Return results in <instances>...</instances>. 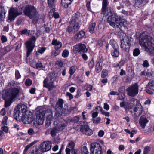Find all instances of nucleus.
I'll list each match as a JSON object with an SVG mask.
<instances>
[{
  "label": "nucleus",
  "mask_w": 154,
  "mask_h": 154,
  "mask_svg": "<svg viewBox=\"0 0 154 154\" xmlns=\"http://www.w3.org/2000/svg\"><path fill=\"white\" fill-rule=\"evenodd\" d=\"M77 68V67L75 66H72L70 68L69 73L71 76H72L74 73Z\"/></svg>",
  "instance_id": "obj_36"
},
{
  "label": "nucleus",
  "mask_w": 154,
  "mask_h": 154,
  "mask_svg": "<svg viewBox=\"0 0 154 154\" xmlns=\"http://www.w3.org/2000/svg\"><path fill=\"white\" fill-rule=\"evenodd\" d=\"M63 103V101L61 99H60L57 103V105L59 106L58 109H60L61 108L62 105Z\"/></svg>",
  "instance_id": "obj_46"
},
{
  "label": "nucleus",
  "mask_w": 154,
  "mask_h": 154,
  "mask_svg": "<svg viewBox=\"0 0 154 154\" xmlns=\"http://www.w3.org/2000/svg\"><path fill=\"white\" fill-rule=\"evenodd\" d=\"M80 22V14L79 13L74 14L71 19L70 23L73 25V29L75 31H77L79 29Z\"/></svg>",
  "instance_id": "obj_6"
},
{
  "label": "nucleus",
  "mask_w": 154,
  "mask_h": 154,
  "mask_svg": "<svg viewBox=\"0 0 154 154\" xmlns=\"http://www.w3.org/2000/svg\"><path fill=\"white\" fill-rule=\"evenodd\" d=\"M27 106L24 104L17 105L14 111V117L17 120H22L25 124L33 122V125H35V118L32 113L27 110Z\"/></svg>",
  "instance_id": "obj_2"
},
{
  "label": "nucleus",
  "mask_w": 154,
  "mask_h": 154,
  "mask_svg": "<svg viewBox=\"0 0 154 154\" xmlns=\"http://www.w3.org/2000/svg\"><path fill=\"white\" fill-rule=\"evenodd\" d=\"M96 26V23H93L91 24L89 27V31L90 33H93L94 32V29Z\"/></svg>",
  "instance_id": "obj_31"
},
{
  "label": "nucleus",
  "mask_w": 154,
  "mask_h": 154,
  "mask_svg": "<svg viewBox=\"0 0 154 154\" xmlns=\"http://www.w3.org/2000/svg\"><path fill=\"white\" fill-rule=\"evenodd\" d=\"M143 66L144 67H148L149 65L148 61L147 60L144 61L143 64Z\"/></svg>",
  "instance_id": "obj_60"
},
{
  "label": "nucleus",
  "mask_w": 154,
  "mask_h": 154,
  "mask_svg": "<svg viewBox=\"0 0 154 154\" xmlns=\"http://www.w3.org/2000/svg\"><path fill=\"white\" fill-rule=\"evenodd\" d=\"M35 31L33 30H28L27 29H26L23 30L21 31V34H25L28 36H32L34 34Z\"/></svg>",
  "instance_id": "obj_26"
},
{
  "label": "nucleus",
  "mask_w": 154,
  "mask_h": 154,
  "mask_svg": "<svg viewBox=\"0 0 154 154\" xmlns=\"http://www.w3.org/2000/svg\"><path fill=\"white\" fill-rule=\"evenodd\" d=\"M107 21L109 25L114 28L125 27L127 24L126 20L125 19H122L116 14H113L108 17Z\"/></svg>",
  "instance_id": "obj_4"
},
{
  "label": "nucleus",
  "mask_w": 154,
  "mask_h": 154,
  "mask_svg": "<svg viewBox=\"0 0 154 154\" xmlns=\"http://www.w3.org/2000/svg\"><path fill=\"white\" fill-rule=\"evenodd\" d=\"M73 30L75 31L73 29V25L71 24L68 26L67 29V31L69 33H72Z\"/></svg>",
  "instance_id": "obj_43"
},
{
  "label": "nucleus",
  "mask_w": 154,
  "mask_h": 154,
  "mask_svg": "<svg viewBox=\"0 0 154 154\" xmlns=\"http://www.w3.org/2000/svg\"><path fill=\"white\" fill-rule=\"evenodd\" d=\"M150 147L148 146H146L143 151V154H147L150 150Z\"/></svg>",
  "instance_id": "obj_47"
},
{
  "label": "nucleus",
  "mask_w": 154,
  "mask_h": 154,
  "mask_svg": "<svg viewBox=\"0 0 154 154\" xmlns=\"http://www.w3.org/2000/svg\"><path fill=\"white\" fill-rule=\"evenodd\" d=\"M32 81L29 79H27L25 82V84L26 86H30L32 84Z\"/></svg>",
  "instance_id": "obj_48"
},
{
  "label": "nucleus",
  "mask_w": 154,
  "mask_h": 154,
  "mask_svg": "<svg viewBox=\"0 0 154 154\" xmlns=\"http://www.w3.org/2000/svg\"><path fill=\"white\" fill-rule=\"evenodd\" d=\"M46 115L47 116L46 125L48 126L51 124L52 120V113L50 110H47Z\"/></svg>",
  "instance_id": "obj_18"
},
{
  "label": "nucleus",
  "mask_w": 154,
  "mask_h": 154,
  "mask_svg": "<svg viewBox=\"0 0 154 154\" xmlns=\"http://www.w3.org/2000/svg\"><path fill=\"white\" fill-rule=\"evenodd\" d=\"M36 41V38L35 36L32 37L25 44L27 49V57H28L30 53L32 51L34 47Z\"/></svg>",
  "instance_id": "obj_7"
},
{
  "label": "nucleus",
  "mask_w": 154,
  "mask_h": 154,
  "mask_svg": "<svg viewBox=\"0 0 154 154\" xmlns=\"http://www.w3.org/2000/svg\"><path fill=\"white\" fill-rule=\"evenodd\" d=\"M46 48L45 47L39 48L38 49L37 51L36 52V54H38V53L42 54L45 51Z\"/></svg>",
  "instance_id": "obj_40"
},
{
  "label": "nucleus",
  "mask_w": 154,
  "mask_h": 154,
  "mask_svg": "<svg viewBox=\"0 0 154 154\" xmlns=\"http://www.w3.org/2000/svg\"><path fill=\"white\" fill-rule=\"evenodd\" d=\"M28 134L30 135L33 134L35 133L33 129L32 128L29 129L28 130Z\"/></svg>",
  "instance_id": "obj_58"
},
{
  "label": "nucleus",
  "mask_w": 154,
  "mask_h": 154,
  "mask_svg": "<svg viewBox=\"0 0 154 154\" xmlns=\"http://www.w3.org/2000/svg\"><path fill=\"white\" fill-rule=\"evenodd\" d=\"M36 68L43 69L44 68L42 64L41 63H38L36 65Z\"/></svg>",
  "instance_id": "obj_49"
},
{
  "label": "nucleus",
  "mask_w": 154,
  "mask_h": 154,
  "mask_svg": "<svg viewBox=\"0 0 154 154\" xmlns=\"http://www.w3.org/2000/svg\"><path fill=\"white\" fill-rule=\"evenodd\" d=\"M15 78L17 79H18L20 78L21 76L19 73L18 70H16L15 73Z\"/></svg>",
  "instance_id": "obj_50"
},
{
  "label": "nucleus",
  "mask_w": 154,
  "mask_h": 154,
  "mask_svg": "<svg viewBox=\"0 0 154 154\" xmlns=\"http://www.w3.org/2000/svg\"><path fill=\"white\" fill-rule=\"evenodd\" d=\"M102 147L101 145L98 143H92L91 146L92 154H102Z\"/></svg>",
  "instance_id": "obj_10"
},
{
  "label": "nucleus",
  "mask_w": 154,
  "mask_h": 154,
  "mask_svg": "<svg viewBox=\"0 0 154 154\" xmlns=\"http://www.w3.org/2000/svg\"><path fill=\"white\" fill-rule=\"evenodd\" d=\"M73 0H61V4L62 6L65 8L68 7Z\"/></svg>",
  "instance_id": "obj_28"
},
{
  "label": "nucleus",
  "mask_w": 154,
  "mask_h": 154,
  "mask_svg": "<svg viewBox=\"0 0 154 154\" xmlns=\"http://www.w3.org/2000/svg\"><path fill=\"white\" fill-rule=\"evenodd\" d=\"M104 108L106 110H108L109 109V105L106 103L104 104Z\"/></svg>",
  "instance_id": "obj_62"
},
{
  "label": "nucleus",
  "mask_w": 154,
  "mask_h": 154,
  "mask_svg": "<svg viewBox=\"0 0 154 154\" xmlns=\"http://www.w3.org/2000/svg\"><path fill=\"white\" fill-rule=\"evenodd\" d=\"M124 61L122 60L120 61L119 63L116 64V67H119V69H120L121 67L124 64Z\"/></svg>",
  "instance_id": "obj_51"
},
{
  "label": "nucleus",
  "mask_w": 154,
  "mask_h": 154,
  "mask_svg": "<svg viewBox=\"0 0 154 154\" xmlns=\"http://www.w3.org/2000/svg\"><path fill=\"white\" fill-rule=\"evenodd\" d=\"M55 11V10L54 8H52L51 9L49 13V16L50 18H51L53 17V12H54Z\"/></svg>",
  "instance_id": "obj_52"
},
{
  "label": "nucleus",
  "mask_w": 154,
  "mask_h": 154,
  "mask_svg": "<svg viewBox=\"0 0 154 154\" xmlns=\"http://www.w3.org/2000/svg\"><path fill=\"white\" fill-rule=\"evenodd\" d=\"M61 115V114H60L58 112H57L55 113L54 117V122L59 121L60 120H62V119H62Z\"/></svg>",
  "instance_id": "obj_29"
},
{
  "label": "nucleus",
  "mask_w": 154,
  "mask_h": 154,
  "mask_svg": "<svg viewBox=\"0 0 154 154\" xmlns=\"http://www.w3.org/2000/svg\"><path fill=\"white\" fill-rule=\"evenodd\" d=\"M89 67L91 68H92L94 66V62L93 60H91L90 61L88 64Z\"/></svg>",
  "instance_id": "obj_55"
},
{
  "label": "nucleus",
  "mask_w": 154,
  "mask_h": 154,
  "mask_svg": "<svg viewBox=\"0 0 154 154\" xmlns=\"http://www.w3.org/2000/svg\"><path fill=\"white\" fill-rule=\"evenodd\" d=\"M139 43L142 48L150 56H154V39L143 33L141 35Z\"/></svg>",
  "instance_id": "obj_3"
},
{
  "label": "nucleus",
  "mask_w": 154,
  "mask_h": 154,
  "mask_svg": "<svg viewBox=\"0 0 154 154\" xmlns=\"http://www.w3.org/2000/svg\"><path fill=\"white\" fill-rule=\"evenodd\" d=\"M101 119L100 117L94 118L92 119L93 123L94 124H98L100 122Z\"/></svg>",
  "instance_id": "obj_42"
},
{
  "label": "nucleus",
  "mask_w": 154,
  "mask_h": 154,
  "mask_svg": "<svg viewBox=\"0 0 154 154\" xmlns=\"http://www.w3.org/2000/svg\"><path fill=\"white\" fill-rule=\"evenodd\" d=\"M84 89L87 91H91L93 89V86L92 85L89 84L85 85L83 86Z\"/></svg>",
  "instance_id": "obj_33"
},
{
  "label": "nucleus",
  "mask_w": 154,
  "mask_h": 154,
  "mask_svg": "<svg viewBox=\"0 0 154 154\" xmlns=\"http://www.w3.org/2000/svg\"><path fill=\"white\" fill-rule=\"evenodd\" d=\"M102 69V67L100 62H98L95 66V71L97 73H98L100 72Z\"/></svg>",
  "instance_id": "obj_32"
},
{
  "label": "nucleus",
  "mask_w": 154,
  "mask_h": 154,
  "mask_svg": "<svg viewBox=\"0 0 154 154\" xmlns=\"http://www.w3.org/2000/svg\"><path fill=\"white\" fill-rule=\"evenodd\" d=\"M143 111V109L141 104H139L136 107H135L134 112V115L137 116H140L142 113Z\"/></svg>",
  "instance_id": "obj_20"
},
{
  "label": "nucleus",
  "mask_w": 154,
  "mask_h": 154,
  "mask_svg": "<svg viewBox=\"0 0 154 154\" xmlns=\"http://www.w3.org/2000/svg\"><path fill=\"white\" fill-rule=\"evenodd\" d=\"M108 75V71L106 69L103 70L101 74V77L102 78H104Z\"/></svg>",
  "instance_id": "obj_41"
},
{
  "label": "nucleus",
  "mask_w": 154,
  "mask_h": 154,
  "mask_svg": "<svg viewBox=\"0 0 154 154\" xmlns=\"http://www.w3.org/2000/svg\"><path fill=\"white\" fill-rule=\"evenodd\" d=\"M46 112V111L42 109H40L39 111L36 112V120L37 123L38 125H41L43 124Z\"/></svg>",
  "instance_id": "obj_9"
},
{
  "label": "nucleus",
  "mask_w": 154,
  "mask_h": 154,
  "mask_svg": "<svg viewBox=\"0 0 154 154\" xmlns=\"http://www.w3.org/2000/svg\"><path fill=\"white\" fill-rule=\"evenodd\" d=\"M148 122L147 118L144 116H141L139 120V123L143 128H145Z\"/></svg>",
  "instance_id": "obj_22"
},
{
  "label": "nucleus",
  "mask_w": 154,
  "mask_h": 154,
  "mask_svg": "<svg viewBox=\"0 0 154 154\" xmlns=\"http://www.w3.org/2000/svg\"><path fill=\"white\" fill-rule=\"evenodd\" d=\"M53 82L54 80L50 77H47L44 81V86L51 90L55 87L53 84Z\"/></svg>",
  "instance_id": "obj_15"
},
{
  "label": "nucleus",
  "mask_w": 154,
  "mask_h": 154,
  "mask_svg": "<svg viewBox=\"0 0 154 154\" xmlns=\"http://www.w3.org/2000/svg\"><path fill=\"white\" fill-rule=\"evenodd\" d=\"M80 131L83 133L87 135H91L93 134V131L90 129L87 125H83L81 126Z\"/></svg>",
  "instance_id": "obj_17"
},
{
  "label": "nucleus",
  "mask_w": 154,
  "mask_h": 154,
  "mask_svg": "<svg viewBox=\"0 0 154 154\" xmlns=\"http://www.w3.org/2000/svg\"><path fill=\"white\" fill-rule=\"evenodd\" d=\"M56 64L60 67H62L63 65V62L60 60L57 61Z\"/></svg>",
  "instance_id": "obj_53"
},
{
  "label": "nucleus",
  "mask_w": 154,
  "mask_h": 154,
  "mask_svg": "<svg viewBox=\"0 0 154 154\" xmlns=\"http://www.w3.org/2000/svg\"><path fill=\"white\" fill-rule=\"evenodd\" d=\"M69 51L66 50H64L63 51L62 53V56L63 57L65 58L67 57L69 54Z\"/></svg>",
  "instance_id": "obj_44"
},
{
  "label": "nucleus",
  "mask_w": 154,
  "mask_h": 154,
  "mask_svg": "<svg viewBox=\"0 0 154 154\" xmlns=\"http://www.w3.org/2000/svg\"><path fill=\"white\" fill-rule=\"evenodd\" d=\"M111 11L110 8H102L101 14L103 17H106L111 13Z\"/></svg>",
  "instance_id": "obj_25"
},
{
  "label": "nucleus",
  "mask_w": 154,
  "mask_h": 154,
  "mask_svg": "<svg viewBox=\"0 0 154 154\" xmlns=\"http://www.w3.org/2000/svg\"><path fill=\"white\" fill-rule=\"evenodd\" d=\"M127 94L131 97H134L138 93V86L137 84H135L128 87L127 89Z\"/></svg>",
  "instance_id": "obj_12"
},
{
  "label": "nucleus",
  "mask_w": 154,
  "mask_h": 154,
  "mask_svg": "<svg viewBox=\"0 0 154 154\" xmlns=\"http://www.w3.org/2000/svg\"><path fill=\"white\" fill-rule=\"evenodd\" d=\"M23 12L30 19H35L37 17L38 12L36 8L32 5L26 6Z\"/></svg>",
  "instance_id": "obj_5"
},
{
  "label": "nucleus",
  "mask_w": 154,
  "mask_h": 154,
  "mask_svg": "<svg viewBox=\"0 0 154 154\" xmlns=\"http://www.w3.org/2000/svg\"><path fill=\"white\" fill-rule=\"evenodd\" d=\"M52 44L55 46V48L56 50L60 48L62 45V43L57 40H53Z\"/></svg>",
  "instance_id": "obj_24"
},
{
  "label": "nucleus",
  "mask_w": 154,
  "mask_h": 154,
  "mask_svg": "<svg viewBox=\"0 0 154 154\" xmlns=\"http://www.w3.org/2000/svg\"><path fill=\"white\" fill-rule=\"evenodd\" d=\"M61 51L60 50H58V49L56 50L55 52L54 53V54H53V57H55L58 55L60 52Z\"/></svg>",
  "instance_id": "obj_59"
},
{
  "label": "nucleus",
  "mask_w": 154,
  "mask_h": 154,
  "mask_svg": "<svg viewBox=\"0 0 154 154\" xmlns=\"http://www.w3.org/2000/svg\"><path fill=\"white\" fill-rule=\"evenodd\" d=\"M104 134V132L103 130H100L98 133V135L99 137H102Z\"/></svg>",
  "instance_id": "obj_63"
},
{
  "label": "nucleus",
  "mask_w": 154,
  "mask_h": 154,
  "mask_svg": "<svg viewBox=\"0 0 154 154\" xmlns=\"http://www.w3.org/2000/svg\"><path fill=\"white\" fill-rule=\"evenodd\" d=\"M20 84V83L13 80L9 83L7 89L3 92L2 95V98L5 100V107L9 106L13 100L19 95L22 89Z\"/></svg>",
  "instance_id": "obj_1"
},
{
  "label": "nucleus",
  "mask_w": 154,
  "mask_h": 154,
  "mask_svg": "<svg viewBox=\"0 0 154 154\" xmlns=\"http://www.w3.org/2000/svg\"><path fill=\"white\" fill-rule=\"evenodd\" d=\"M51 143L49 141H45L40 145V149L42 152L49 150L51 148Z\"/></svg>",
  "instance_id": "obj_14"
},
{
  "label": "nucleus",
  "mask_w": 154,
  "mask_h": 154,
  "mask_svg": "<svg viewBox=\"0 0 154 154\" xmlns=\"http://www.w3.org/2000/svg\"><path fill=\"white\" fill-rule=\"evenodd\" d=\"M140 53V51L138 48H136L134 50L133 52V55L134 56H138Z\"/></svg>",
  "instance_id": "obj_45"
},
{
  "label": "nucleus",
  "mask_w": 154,
  "mask_h": 154,
  "mask_svg": "<svg viewBox=\"0 0 154 154\" xmlns=\"http://www.w3.org/2000/svg\"><path fill=\"white\" fill-rule=\"evenodd\" d=\"M148 0H134L135 4L137 6H140L148 2Z\"/></svg>",
  "instance_id": "obj_27"
},
{
  "label": "nucleus",
  "mask_w": 154,
  "mask_h": 154,
  "mask_svg": "<svg viewBox=\"0 0 154 154\" xmlns=\"http://www.w3.org/2000/svg\"><path fill=\"white\" fill-rule=\"evenodd\" d=\"M110 44L112 46L114 49L118 48L119 46L116 42L114 40H111L110 42Z\"/></svg>",
  "instance_id": "obj_35"
},
{
  "label": "nucleus",
  "mask_w": 154,
  "mask_h": 154,
  "mask_svg": "<svg viewBox=\"0 0 154 154\" xmlns=\"http://www.w3.org/2000/svg\"><path fill=\"white\" fill-rule=\"evenodd\" d=\"M122 4V7L124 8L125 6H128L130 5L131 3L129 0H123Z\"/></svg>",
  "instance_id": "obj_37"
},
{
  "label": "nucleus",
  "mask_w": 154,
  "mask_h": 154,
  "mask_svg": "<svg viewBox=\"0 0 154 154\" xmlns=\"http://www.w3.org/2000/svg\"><path fill=\"white\" fill-rule=\"evenodd\" d=\"M19 15L18 9L17 8L11 7L8 11V20L10 21L14 20Z\"/></svg>",
  "instance_id": "obj_13"
},
{
  "label": "nucleus",
  "mask_w": 154,
  "mask_h": 154,
  "mask_svg": "<svg viewBox=\"0 0 154 154\" xmlns=\"http://www.w3.org/2000/svg\"><path fill=\"white\" fill-rule=\"evenodd\" d=\"M2 130L4 131L6 133H7L8 131V128L5 126H4L3 127H2L1 128Z\"/></svg>",
  "instance_id": "obj_56"
},
{
  "label": "nucleus",
  "mask_w": 154,
  "mask_h": 154,
  "mask_svg": "<svg viewBox=\"0 0 154 154\" xmlns=\"http://www.w3.org/2000/svg\"><path fill=\"white\" fill-rule=\"evenodd\" d=\"M67 125V121L63 119H62V120L59 123L57 128L59 131H62Z\"/></svg>",
  "instance_id": "obj_23"
},
{
  "label": "nucleus",
  "mask_w": 154,
  "mask_h": 154,
  "mask_svg": "<svg viewBox=\"0 0 154 154\" xmlns=\"http://www.w3.org/2000/svg\"><path fill=\"white\" fill-rule=\"evenodd\" d=\"M146 88L154 91V80L149 82L146 85Z\"/></svg>",
  "instance_id": "obj_30"
},
{
  "label": "nucleus",
  "mask_w": 154,
  "mask_h": 154,
  "mask_svg": "<svg viewBox=\"0 0 154 154\" xmlns=\"http://www.w3.org/2000/svg\"><path fill=\"white\" fill-rule=\"evenodd\" d=\"M137 101L138 100L136 99H135L134 98H133L131 100V101L133 103L135 101ZM132 105L131 106H129V103L125 102H121L120 103V106L121 107H124L125 110H127V109H128L129 108H132L134 106L133 103L132 102L131 103Z\"/></svg>",
  "instance_id": "obj_19"
},
{
  "label": "nucleus",
  "mask_w": 154,
  "mask_h": 154,
  "mask_svg": "<svg viewBox=\"0 0 154 154\" xmlns=\"http://www.w3.org/2000/svg\"><path fill=\"white\" fill-rule=\"evenodd\" d=\"M82 154H88V152L87 148L86 146H84L81 149Z\"/></svg>",
  "instance_id": "obj_39"
},
{
  "label": "nucleus",
  "mask_w": 154,
  "mask_h": 154,
  "mask_svg": "<svg viewBox=\"0 0 154 154\" xmlns=\"http://www.w3.org/2000/svg\"><path fill=\"white\" fill-rule=\"evenodd\" d=\"M48 3L50 7H52L53 5L55 0H48Z\"/></svg>",
  "instance_id": "obj_57"
},
{
  "label": "nucleus",
  "mask_w": 154,
  "mask_h": 154,
  "mask_svg": "<svg viewBox=\"0 0 154 154\" xmlns=\"http://www.w3.org/2000/svg\"><path fill=\"white\" fill-rule=\"evenodd\" d=\"M73 50L74 52H78L81 54L87 52L88 49L85 44L79 43L73 46Z\"/></svg>",
  "instance_id": "obj_11"
},
{
  "label": "nucleus",
  "mask_w": 154,
  "mask_h": 154,
  "mask_svg": "<svg viewBox=\"0 0 154 154\" xmlns=\"http://www.w3.org/2000/svg\"><path fill=\"white\" fill-rule=\"evenodd\" d=\"M58 129L56 128H54L51 131V135L52 137L55 136L57 133L59 131Z\"/></svg>",
  "instance_id": "obj_38"
},
{
  "label": "nucleus",
  "mask_w": 154,
  "mask_h": 154,
  "mask_svg": "<svg viewBox=\"0 0 154 154\" xmlns=\"http://www.w3.org/2000/svg\"><path fill=\"white\" fill-rule=\"evenodd\" d=\"M85 35V32L82 31H80L78 33L76 34L74 37V40L79 41L81 40L84 37Z\"/></svg>",
  "instance_id": "obj_21"
},
{
  "label": "nucleus",
  "mask_w": 154,
  "mask_h": 154,
  "mask_svg": "<svg viewBox=\"0 0 154 154\" xmlns=\"http://www.w3.org/2000/svg\"><path fill=\"white\" fill-rule=\"evenodd\" d=\"M130 41L129 38L125 36L121 40V47L122 50L128 53L129 51L130 47L131 45Z\"/></svg>",
  "instance_id": "obj_8"
},
{
  "label": "nucleus",
  "mask_w": 154,
  "mask_h": 154,
  "mask_svg": "<svg viewBox=\"0 0 154 154\" xmlns=\"http://www.w3.org/2000/svg\"><path fill=\"white\" fill-rule=\"evenodd\" d=\"M75 144L73 142H70L67 146L66 149V154H70L71 151L74 152V154H76L78 152V149H74Z\"/></svg>",
  "instance_id": "obj_16"
},
{
  "label": "nucleus",
  "mask_w": 154,
  "mask_h": 154,
  "mask_svg": "<svg viewBox=\"0 0 154 154\" xmlns=\"http://www.w3.org/2000/svg\"><path fill=\"white\" fill-rule=\"evenodd\" d=\"M101 113L103 115H104L106 116H109V113L105 111H102L101 112Z\"/></svg>",
  "instance_id": "obj_64"
},
{
  "label": "nucleus",
  "mask_w": 154,
  "mask_h": 154,
  "mask_svg": "<svg viewBox=\"0 0 154 154\" xmlns=\"http://www.w3.org/2000/svg\"><path fill=\"white\" fill-rule=\"evenodd\" d=\"M119 54L118 48H114V50L111 53V55L112 56L115 57H118Z\"/></svg>",
  "instance_id": "obj_34"
},
{
  "label": "nucleus",
  "mask_w": 154,
  "mask_h": 154,
  "mask_svg": "<svg viewBox=\"0 0 154 154\" xmlns=\"http://www.w3.org/2000/svg\"><path fill=\"white\" fill-rule=\"evenodd\" d=\"M107 0H103L102 8H106L107 5Z\"/></svg>",
  "instance_id": "obj_61"
},
{
  "label": "nucleus",
  "mask_w": 154,
  "mask_h": 154,
  "mask_svg": "<svg viewBox=\"0 0 154 154\" xmlns=\"http://www.w3.org/2000/svg\"><path fill=\"white\" fill-rule=\"evenodd\" d=\"M8 118L6 116L4 117L2 121V123L3 125H7Z\"/></svg>",
  "instance_id": "obj_54"
}]
</instances>
